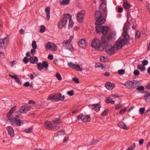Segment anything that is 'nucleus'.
I'll return each instance as SVG.
<instances>
[{
	"label": "nucleus",
	"mask_w": 150,
	"mask_h": 150,
	"mask_svg": "<svg viewBox=\"0 0 150 150\" xmlns=\"http://www.w3.org/2000/svg\"><path fill=\"white\" fill-rule=\"evenodd\" d=\"M122 36L124 38L119 39L116 42V43L117 46L116 48L117 49H118L120 47L122 48L123 45L127 44V43L129 41V35L127 36H125V35Z\"/></svg>",
	"instance_id": "obj_3"
},
{
	"label": "nucleus",
	"mask_w": 150,
	"mask_h": 150,
	"mask_svg": "<svg viewBox=\"0 0 150 150\" xmlns=\"http://www.w3.org/2000/svg\"><path fill=\"white\" fill-rule=\"evenodd\" d=\"M140 113L141 114H143L145 111V109L143 108H140L139 110Z\"/></svg>",
	"instance_id": "obj_51"
},
{
	"label": "nucleus",
	"mask_w": 150,
	"mask_h": 150,
	"mask_svg": "<svg viewBox=\"0 0 150 150\" xmlns=\"http://www.w3.org/2000/svg\"><path fill=\"white\" fill-rule=\"evenodd\" d=\"M123 6L124 8L128 10L129 9L130 7V4L125 2L123 3Z\"/></svg>",
	"instance_id": "obj_26"
},
{
	"label": "nucleus",
	"mask_w": 150,
	"mask_h": 150,
	"mask_svg": "<svg viewBox=\"0 0 150 150\" xmlns=\"http://www.w3.org/2000/svg\"><path fill=\"white\" fill-rule=\"evenodd\" d=\"M141 33L139 31H137L136 33L135 37L136 38H139L140 36Z\"/></svg>",
	"instance_id": "obj_54"
},
{
	"label": "nucleus",
	"mask_w": 150,
	"mask_h": 150,
	"mask_svg": "<svg viewBox=\"0 0 150 150\" xmlns=\"http://www.w3.org/2000/svg\"><path fill=\"white\" fill-rule=\"evenodd\" d=\"M52 43H51L50 42H48L46 45V48L48 50H50L51 48V45H52Z\"/></svg>",
	"instance_id": "obj_34"
},
{
	"label": "nucleus",
	"mask_w": 150,
	"mask_h": 150,
	"mask_svg": "<svg viewBox=\"0 0 150 150\" xmlns=\"http://www.w3.org/2000/svg\"><path fill=\"white\" fill-rule=\"evenodd\" d=\"M146 93L145 94L144 97L145 98H148L149 96H150V92H149L147 91L146 92H145Z\"/></svg>",
	"instance_id": "obj_57"
},
{
	"label": "nucleus",
	"mask_w": 150,
	"mask_h": 150,
	"mask_svg": "<svg viewBox=\"0 0 150 150\" xmlns=\"http://www.w3.org/2000/svg\"><path fill=\"white\" fill-rule=\"evenodd\" d=\"M45 27L44 25H41V28L40 30V32L41 33H43L45 30Z\"/></svg>",
	"instance_id": "obj_44"
},
{
	"label": "nucleus",
	"mask_w": 150,
	"mask_h": 150,
	"mask_svg": "<svg viewBox=\"0 0 150 150\" xmlns=\"http://www.w3.org/2000/svg\"><path fill=\"white\" fill-rule=\"evenodd\" d=\"M103 4L102 3L100 6L99 10L97 11H96V13L95 15V17L97 13H99L100 14V17H103L102 16V14L101 13V11L102 10H103V12H104V13L105 14V17H106V16H107V7H105L104 8H103Z\"/></svg>",
	"instance_id": "obj_11"
},
{
	"label": "nucleus",
	"mask_w": 150,
	"mask_h": 150,
	"mask_svg": "<svg viewBox=\"0 0 150 150\" xmlns=\"http://www.w3.org/2000/svg\"><path fill=\"white\" fill-rule=\"evenodd\" d=\"M88 106L90 107V108L92 109H94L95 111L97 112L100 110L101 107L100 105L98 104L89 105Z\"/></svg>",
	"instance_id": "obj_13"
},
{
	"label": "nucleus",
	"mask_w": 150,
	"mask_h": 150,
	"mask_svg": "<svg viewBox=\"0 0 150 150\" xmlns=\"http://www.w3.org/2000/svg\"><path fill=\"white\" fill-rule=\"evenodd\" d=\"M29 59L27 57H24L23 59V61L25 64H27L28 62Z\"/></svg>",
	"instance_id": "obj_53"
},
{
	"label": "nucleus",
	"mask_w": 150,
	"mask_h": 150,
	"mask_svg": "<svg viewBox=\"0 0 150 150\" xmlns=\"http://www.w3.org/2000/svg\"><path fill=\"white\" fill-rule=\"evenodd\" d=\"M121 106V105L120 104H118L115 107V109L117 110L119 109Z\"/></svg>",
	"instance_id": "obj_64"
},
{
	"label": "nucleus",
	"mask_w": 150,
	"mask_h": 150,
	"mask_svg": "<svg viewBox=\"0 0 150 150\" xmlns=\"http://www.w3.org/2000/svg\"><path fill=\"white\" fill-rule=\"evenodd\" d=\"M45 127L48 129H50L52 127V123L49 121H46L44 125Z\"/></svg>",
	"instance_id": "obj_18"
},
{
	"label": "nucleus",
	"mask_w": 150,
	"mask_h": 150,
	"mask_svg": "<svg viewBox=\"0 0 150 150\" xmlns=\"http://www.w3.org/2000/svg\"><path fill=\"white\" fill-rule=\"evenodd\" d=\"M23 106L24 108H25V110L26 112L29 111L31 109L30 106H27L25 105Z\"/></svg>",
	"instance_id": "obj_45"
},
{
	"label": "nucleus",
	"mask_w": 150,
	"mask_h": 150,
	"mask_svg": "<svg viewBox=\"0 0 150 150\" xmlns=\"http://www.w3.org/2000/svg\"><path fill=\"white\" fill-rule=\"evenodd\" d=\"M64 131H65V130L64 129H61V130L58 131L57 133L55 134L54 136L57 137L59 135H61L62 134H66L64 132Z\"/></svg>",
	"instance_id": "obj_30"
},
{
	"label": "nucleus",
	"mask_w": 150,
	"mask_h": 150,
	"mask_svg": "<svg viewBox=\"0 0 150 150\" xmlns=\"http://www.w3.org/2000/svg\"><path fill=\"white\" fill-rule=\"evenodd\" d=\"M59 127L56 126H52V127L51 129V130H52L54 131L56 130L59 129Z\"/></svg>",
	"instance_id": "obj_46"
},
{
	"label": "nucleus",
	"mask_w": 150,
	"mask_h": 150,
	"mask_svg": "<svg viewBox=\"0 0 150 150\" xmlns=\"http://www.w3.org/2000/svg\"><path fill=\"white\" fill-rule=\"evenodd\" d=\"M100 13H97L95 17L96 19L95 24L97 26L96 27V30L97 33H101V29L103 27L101 25L104 24L105 21V20L104 17H100Z\"/></svg>",
	"instance_id": "obj_2"
},
{
	"label": "nucleus",
	"mask_w": 150,
	"mask_h": 150,
	"mask_svg": "<svg viewBox=\"0 0 150 150\" xmlns=\"http://www.w3.org/2000/svg\"><path fill=\"white\" fill-rule=\"evenodd\" d=\"M74 69L78 71H81L82 70L80 66L78 64H75Z\"/></svg>",
	"instance_id": "obj_32"
},
{
	"label": "nucleus",
	"mask_w": 150,
	"mask_h": 150,
	"mask_svg": "<svg viewBox=\"0 0 150 150\" xmlns=\"http://www.w3.org/2000/svg\"><path fill=\"white\" fill-rule=\"evenodd\" d=\"M67 16L68 17V20L69 21V28L72 27L74 24V23L72 20V16L71 14L69 13H67Z\"/></svg>",
	"instance_id": "obj_17"
},
{
	"label": "nucleus",
	"mask_w": 150,
	"mask_h": 150,
	"mask_svg": "<svg viewBox=\"0 0 150 150\" xmlns=\"http://www.w3.org/2000/svg\"><path fill=\"white\" fill-rule=\"evenodd\" d=\"M16 106H13L10 110L9 111L8 113L7 114L6 116L7 118L11 117V116L13 113L16 110Z\"/></svg>",
	"instance_id": "obj_19"
},
{
	"label": "nucleus",
	"mask_w": 150,
	"mask_h": 150,
	"mask_svg": "<svg viewBox=\"0 0 150 150\" xmlns=\"http://www.w3.org/2000/svg\"><path fill=\"white\" fill-rule=\"evenodd\" d=\"M118 125L119 127L121 128H123L124 129H128V128L127 127L126 125L124 123V122H120L118 123Z\"/></svg>",
	"instance_id": "obj_25"
},
{
	"label": "nucleus",
	"mask_w": 150,
	"mask_h": 150,
	"mask_svg": "<svg viewBox=\"0 0 150 150\" xmlns=\"http://www.w3.org/2000/svg\"><path fill=\"white\" fill-rule=\"evenodd\" d=\"M85 14V11L82 10L80 12L78 13L77 15V19L79 22H81Z\"/></svg>",
	"instance_id": "obj_12"
},
{
	"label": "nucleus",
	"mask_w": 150,
	"mask_h": 150,
	"mask_svg": "<svg viewBox=\"0 0 150 150\" xmlns=\"http://www.w3.org/2000/svg\"><path fill=\"white\" fill-rule=\"evenodd\" d=\"M115 35L114 33L112 32L109 34L108 37L102 36L101 40H99L98 39H94L92 42L91 45L95 49L100 48L101 46L104 47L106 44L107 39L108 40H111L113 41L115 39Z\"/></svg>",
	"instance_id": "obj_1"
},
{
	"label": "nucleus",
	"mask_w": 150,
	"mask_h": 150,
	"mask_svg": "<svg viewBox=\"0 0 150 150\" xmlns=\"http://www.w3.org/2000/svg\"><path fill=\"white\" fill-rule=\"evenodd\" d=\"M133 144L134 145L133 146H130L127 149V150H132L135 147V144L134 143Z\"/></svg>",
	"instance_id": "obj_61"
},
{
	"label": "nucleus",
	"mask_w": 150,
	"mask_h": 150,
	"mask_svg": "<svg viewBox=\"0 0 150 150\" xmlns=\"http://www.w3.org/2000/svg\"><path fill=\"white\" fill-rule=\"evenodd\" d=\"M8 134L11 137H13L14 135V131L13 128L11 126H8L6 127Z\"/></svg>",
	"instance_id": "obj_14"
},
{
	"label": "nucleus",
	"mask_w": 150,
	"mask_h": 150,
	"mask_svg": "<svg viewBox=\"0 0 150 150\" xmlns=\"http://www.w3.org/2000/svg\"><path fill=\"white\" fill-rule=\"evenodd\" d=\"M115 86V84L110 82H107L105 83V86L108 90H112Z\"/></svg>",
	"instance_id": "obj_16"
},
{
	"label": "nucleus",
	"mask_w": 150,
	"mask_h": 150,
	"mask_svg": "<svg viewBox=\"0 0 150 150\" xmlns=\"http://www.w3.org/2000/svg\"><path fill=\"white\" fill-rule=\"evenodd\" d=\"M33 127L29 128L28 129H26L25 130V132L27 133H30L33 130Z\"/></svg>",
	"instance_id": "obj_48"
},
{
	"label": "nucleus",
	"mask_w": 150,
	"mask_h": 150,
	"mask_svg": "<svg viewBox=\"0 0 150 150\" xmlns=\"http://www.w3.org/2000/svg\"><path fill=\"white\" fill-rule=\"evenodd\" d=\"M42 65L43 68L47 69V67L48 66V63L46 61H44L42 62Z\"/></svg>",
	"instance_id": "obj_31"
},
{
	"label": "nucleus",
	"mask_w": 150,
	"mask_h": 150,
	"mask_svg": "<svg viewBox=\"0 0 150 150\" xmlns=\"http://www.w3.org/2000/svg\"><path fill=\"white\" fill-rule=\"evenodd\" d=\"M53 99V100L54 101V96H48V97L47 99V100H52Z\"/></svg>",
	"instance_id": "obj_60"
},
{
	"label": "nucleus",
	"mask_w": 150,
	"mask_h": 150,
	"mask_svg": "<svg viewBox=\"0 0 150 150\" xmlns=\"http://www.w3.org/2000/svg\"><path fill=\"white\" fill-rule=\"evenodd\" d=\"M19 112L21 113H25V108H24V106H23L20 107L19 110Z\"/></svg>",
	"instance_id": "obj_33"
},
{
	"label": "nucleus",
	"mask_w": 150,
	"mask_h": 150,
	"mask_svg": "<svg viewBox=\"0 0 150 150\" xmlns=\"http://www.w3.org/2000/svg\"><path fill=\"white\" fill-rule=\"evenodd\" d=\"M144 89V87L142 86L138 87L137 88V90L138 91H143Z\"/></svg>",
	"instance_id": "obj_47"
},
{
	"label": "nucleus",
	"mask_w": 150,
	"mask_h": 150,
	"mask_svg": "<svg viewBox=\"0 0 150 150\" xmlns=\"http://www.w3.org/2000/svg\"><path fill=\"white\" fill-rule=\"evenodd\" d=\"M9 41L8 37H6L0 39V47L4 49L8 45Z\"/></svg>",
	"instance_id": "obj_10"
},
{
	"label": "nucleus",
	"mask_w": 150,
	"mask_h": 150,
	"mask_svg": "<svg viewBox=\"0 0 150 150\" xmlns=\"http://www.w3.org/2000/svg\"><path fill=\"white\" fill-rule=\"evenodd\" d=\"M54 123L56 125H57L60 124L61 122L59 119H57L53 120Z\"/></svg>",
	"instance_id": "obj_38"
},
{
	"label": "nucleus",
	"mask_w": 150,
	"mask_h": 150,
	"mask_svg": "<svg viewBox=\"0 0 150 150\" xmlns=\"http://www.w3.org/2000/svg\"><path fill=\"white\" fill-rule=\"evenodd\" d=\"M42 66V64L41 63H38L37 64L38 69L40 70H41L43 69V67Z\"/></svg>",
	"instance_id": "obj_36"
},
{
	"label": "nucleus",
	"mask_w": 150,
	"mask_h": 150,
	"mask_svg": "<svg viewBox=\"0 0 150 150\" xmlns=\"http://www.w3.org/2000/svg\"><path fill=\"white\" fill-rule=\"evenodd\" d=\"M62 95L61 93H59L55 95L54 96V101H57L60 100Z\"/></svg>",
	"instance_id": "obj_23"
},
{
	"label": "nucleus",
	"mask_w": 150,
	"mask_h": 150,
	"mask_svg": "<svg viewBox=\"0 0 150 150\" xmlns=\"http://www.w3.org/2000/svg\"><path fill=\"white\" fill-rule=\"evenodd\" d=\"M75 64H73L72 62H70L68 63V66L69 67L71 68L72 69H73V68L74 69Z\"/></svg>",
	"instance_id": "obj_43"
},
{
	"label": "nucleus",
	"mask_w": 150,
	"mask_h": 150,
	"mask_svg": "<svg viewBox=\"0 0 150 150\" xmlns=\"http://www.w3.org/2000/svg\"><path fill=\"white\" fill-rule=\"evenodd\" d=\"M125 70L123 69H121L119 70L118 71V74H120V75H122L124 74L125 73Z\"/></svg>",
	"instance_id": "obj_42"
},
{
	"label": "nucleus",
	"mask_w": 150,
	"mask_h": 150,
	"mask_svg": "<svg viewBox=\"0 0 150 150\" xmlns=\"http://www.w3.org/2000/svg\"><path fill=\"white\" fill-rule=\"evenodd\" d=\"M91 120V117L88 115H85L83 117L82 121L84 122H89Z\"/></svg>",
	"instance_id": "obj_24"
},
{
	"label": "nucleus",
	"mask_w": 150,
	"mask_h": 150,
	"mask_svg": "<svg viewBox=\"0 0 150 150\" xmlns=\"http://www.w3.org/2000/svg\"><path fill=\"white\" fill-rule=\"evenodd\" d=\"M109 30V28L107 26H105L103 27L102 29H101V33L103 34V36H106L107 37L108 36L105 35L108 32Z\"/></svg>",
	"instance_id": "obj_21"
},
{
	"label": "nucleus",
	"mask_w": 150,
	"mask_h": 150,
	"mask_svg": "<svg viewBox=\"0 0 150 150\" xmlns=\"http://www.w3.org/2000/svg\"><path fill=\"white\" fill-rule=\"evenodd\" d=\"M5 55L4 52L0 51V58H3L4 57Z\"/></svg>",
	"instance_id": "obj_59"
},
{
	"label": "nucleus",
	"mask_w": 150,
	"mask_h": 150,
	"mask_svg": "<svg viewBox=\"0 0 150 150\" xmlns=\"http://www.w3.org/2000/svg\"><path fill=\"white\" fill-rule=\"evenodd\" d=\"M87 43L85 39H82L79 41V45L82 48H84L87 45Z\"/></svg>",
	"instance_id": "obj_15"
},
{
	"label": "nucleus",
	"mask_w": 150,
	"mask_h": 150,
	"mask_svg": "<svg viewBox=\"0 0 150 150\" xmlns=\"http://www.w3.org/2000/svg\"><path fill=\"white\" fill-rule=\"evenodd\" d=\"M105 102L107 103H111L112 104H114L115 103V101L112 100L110 97H108L105 100Z\"/></svg>",
	"instance_id": "obj_27"
},
{
	"label": "nucleus",
	"mask_w": 150,
	"mask_h": 150,
	"mask_svg": "<svg viewBox=\"0 0 150 150\" xmlns=\"http://www.w3.org/2000/svg\"><path fill=\"white\" fill-rule=\"evenodd\" d=\"M16 82L18 84L21 85V83L20 81L19 78L16 76L14 79Z\"/></svg>",
	"instance_id": "obj_40"
},
{
	"label": "nucleus",
	"mask_w": 150,
	"mask_h": 150,
	"mask_svg": "<svg viewBox=\"0 0 150 150\" xmlns=\"http://www.w3.org/2000/svg\"><path fill=\"white\" fill-rule=\"evenodd\" d=\"M70 2L69 0H63L62 2L60 3L61 5H67L69 4Z\"/></svg>",
	"instance_id": "obj_28"
},
{
	"label": "nucleus",
	"mask_w": 150,
	"mask_h": 150,
	"mask_svg": "<svg viewBox=\"0 0 150 150\" xmlns=\"http://www.w3.org/2000/svg\"><path fill=\"white\" fill-rule=\"evenodd\" d=\"M57 49V47L56 45L52 43L51 45V48L50 50L54 51L56 50Z\"/></svg>",
	"instance_id": "obj_39"
},
{
	"label": "nucleus",
	"mask_w": 150,
	"mask_h": 150,
	"mask_svg": "<svg viewBox=\"0 0 150 150\" xmlns=\"http://www.w3.org/2000/svg\"><path fill=\"white\" fill-rule=\"evenodd\" d=\"M106 44L105 45L104 47L105 48V50L108 54L109 55H111L113 54L115 52L114 47L112 46L111 45L108 44V41H112L111 40H107Z\"/></svg>",
	"instance_id": "obj_7"
},
{
	"label": "nucleus",
	"mask_w": 150,
	"mask_h": 150,
	"mask_svg": "<svg viewBox=\"0 0 150 150\" xmlns=\"http://www.w3.org/2000/svg\"><path fill=\"white\" fill-rule=\"evenodd\" d=\"M126 108H124L123 109L121 110L120 112V114H124L126 112Z\"/></svg>",
	"instance_id": "obj_56"
},
{
	"label": "nucleus",
	"mask_w": 150,
	"mask_h": 150,
	"mask_svg": "<svg viewBox=\"0 0 150 150\" xmlns=\"http://www.w3.org/2000/svg\"><path fill=\"white\" fill-rule=\"evenodd\" d=\"M142 63L143 66H145L148 64V62L146 60H144L142 61Z\"/></svg>",
	"instance_id": "obj_49"
},
{
	"label": "nucleus",
	"mask_w": 150,
	"mask_h": 150,
	"mask_svg": "<svg viewBox=\"0 0 150 150\" xmlns=\"http://www.w3.org/2000/svg\"><path fill=\"white\" fill-rule=\"evenodd\" d=\"M134 74L135 76L138 75L139 74L140 72L137 70H135L134 72Z\"/></svg>",
	"instance_id": "obj_58"
},
{
	"label": "nucleus",
	"mask_w": 150,
	"mask_h": 150,
	"mask_svg": "<svg viewBox=\"0 0 150 150\" xmlns=\"http://www.w3.org/2000/svg\"><path fill=\"white\" fill-rule=\"evenodd\" d=\"M67 93L68 95L71 96H72L74 94V91L73 90L68 91L67 92Z\"/></svg>",
	"instance_id": "obj_52"
},
{
	"label": "nucleus",
	"mask_w": 150,
	"mask_h": 150,
	"mask_svg": "<svg viewBox=\"0 0 150 150\" xmlns=\"http://www.w3.org/2000/svg\"><path fill=\"white\" fill-rule=\"evenodd\" d=\"M50 8L49 7H47L45 9V11L46 13V18L48 21L50 18Z\"/></svg>",
	"instance_id": "obj_22"
},
{
	"label": "nucleus",
	"mask_w": 150,
	"mask_h": 150,
	"mask_svg": "<svg viewBox=\"0 0 150 150\" xmlns=\"http://www.w3.org/2000/svg\"><path fill=\"white\" fill-rule=\"evenodd\" d=\"M130 26V23L128 21V18L126 23L125 24L123 28V32L122 35H125V36H127L129 35L127 34V32L129 29Z\"/></svg>",
	"instance_id": "obj_9"
},
{
	"label": "nucleus",
	"mask_w": 150,
	"mask_h": 150,
	"mask_svg": "<svg viewBox=\"0 0 150 150\" xmlns=\"http://www.w3.org/2000/svg\"><path fill=\"white\" fill-rule=\"evenodd\" d=\"M71 39H69L67 40L64 41L62 44L63 47L66 49H68L71 51H73L74 48L71 44Z\"/></svg>",
	"instance_id": "obj_8"
},
{
	"label": "nucleus",
	"mask_w": 150,
	"mask_h": 150,
	"mask_svg": "<svg viewBox=\"0 0 150 150\" xmlns=\"http://www.w3.org/2000/svg\"><path fill=\"white\" fill-rule=\"evenodd\" d=\"M139 81H128L124 84L125 87L127 88L131 89L136 88L138 85Z\"/></svg>",
	"instance_id": "obj_5"
},
{
	"label": "nucleus",
	"mask_w": 150,
	"mask_h": 150,
	"mask_svg": "<svg viewBox=\"0 0 150 150\" xmlns=\"http://www.w3.org/2000/svg\"><path fill=\"white\" fill-rule=\"evenodd\" d=\"M109 111V110L108 109H105L101 114V115L103 116H105Z\"/></svg>",
	"instance_id": "obj_41"
},
{
	"label": "nucleus",
	"mask_w": 150,
	"mask_h": 150,
	"mask_svg": "<svg viewBox=\"0 0 150 150\" xmlns=\"http://www.w3.org/2000/svg\"><path fill=\"white\" fill-rule=\"evenodd\" d=\"M100 60L101 62H105V58L103 56H101L100 57Z\"/></svg>",
	"instance_id": "obj_63"
},
{
	"label": "nucleus",
	"mask_w": 150,
	"mask_h": 150,
	"mask_svg": "<svg viewBox=\"0 0 150 150\" xmlns=\"http://www.w3.org/2000/svg\"><path fill=\"white\" fill-rule=\"evenodd\" d=\"M7 120H8L12 125H16L17 126H21V124H23V121L16 118L15 117H11L7 118Z\"/></svg>",
	"instance_id": "obj_4"
},
{
	"label": "nucleus",
	"mask_w": 150,
	"mask_h": 150,
	"mask_svg": "<svg viewBox=\"0 0 150 150\" xmlns=\"http://www.w3.org/2000/svg\"><path fill=\"white\" fill-rule=\"evenodd\" d=\"M29 61L30 63L32 64L37 63L38 61V57H35L33 58L32 57H30L29 59Z\"/></svg>",
	"instance_id": "obj_20"
},
{
	"label": "nucleus",
	"mask_w": 150,
	"mask_h": 150,
	"mask_svg": "<svg viewBox=\"0 0 150 150\" xmlns=\"http://www.w3.org/2000/svg\"><path fill=\"white\" fill-rule=\"evenodd\" d=\"M72 80L76 83H79V79L76 77H74L72 79Z\"/></svg>",
	"instance_id": "obj_55"
},
{
	"label": "nucleus",
	"mask_w": 150,
	"mask_h": 150,
	"mask_svg": "<svg viewBox=\"0 0 150 150\" xmlns=\"http://www.w3.org/2000/svg\"><path fill=\"white\" fill-rule=\"evenodd\" d=\"M56 76L57 79L59 80H61L62 79V76L58 72H57L56 74Z\"/></svg>",
	"instance_id": "obj_35"
},
{
	"label": "nucleus",
	"mask_w": 150,
	"mask_h": 150,
	"mask_svg": "<svg viewBox=\"0 0 150 150\" xmlns=\"http://www.w3.org/2000/svg\"><path fill=\"white\" fill-rule=\"evenodd\" d=\"M68 20L67 13V14H64L61 19L60 21L58 24V27L60 29L62 28L67 23Z\"/></svg>",
	"instance_id": "obj_6"
},
{
	"label": "nucleus",
	"mask_w": 150,
	"mask_h": 150,
	"mask_svg": "<svg viewBox=\"0 0 150 150\" xmlns=\"http://www.w3.org/2000/svg\"><path fill=\"white\" fill-rule=\"evenodd\" d=\"M83 115L82 113H81L77 117V118L78 120H82V118L83 117Z\"/></svg>",
	"instance_id": "obj_50"
},
{
	"label": "nucleus",
	"mask_w": 150,
	"mask_h": 150,
	"mask_svg": "<svg viewBox=\"0 0 150 150\" xmlns=\"http://www.w3.org/2000/svg\"><path fill=\"white\" fill-rule=\"evenodd\" d=\"M32 46L33 49H37V48L36 42L35 40H33L32 42Z\"/></svg>",
	"instance_id": "obj_37"
},
{
	"label": "nucleus",
	"mask_w": 150,
	"mask_h": 150,
	"mask_svg": "<svg viewBox=\"0 0 150 150\" xmlns=\"http://www.w3.org/2000/svg\"><path fill=\"white\" fill-rule=\"evenodd\" d=\"M48 58L49 59L52 60L53 58V56L52 54H50L48 56Z\"/></svg>",
	"instance_id": "obj_62"
},
{
	"label": "nucleus",
	"mask_w": 150,
	"mask_h": 150,
	"mask_svg": "<svg viewBox=\"0 0 150 150\" xmlns=\"http://www.w3.org/2000/svg\"><path fill=\"white\" fill-rule=\"evenodd\" d=\"M137 67V69H139L141 71H144L146 69L145 67L141 64L138 65Z\"/></svg>",
	"instance_id": "obj_29"
}]
</instances>
